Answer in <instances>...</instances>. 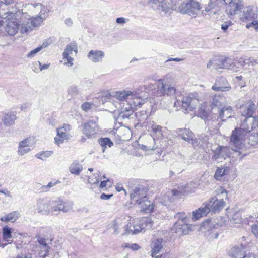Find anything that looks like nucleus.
Masks as SVG:
<instances>
[{"label": "nucleus", "mask_w": 258, "mask_h": 258, "mask_svg": "<svg viewBox=\"0 0 258 258\" xmlns=\"http://www.w3.org/2000/svg\"><path fill=\"white\" fill-rule=\"evenodd\" d=\"M254 118H248L244 120L240 127H236L232 132L230 138L229 146L232 150V157L234 161H240L249 154L248 149L249 147L246 145V136L249 133L250 126Z\"/></svg>", "instance_id": "obj_1"}, {"label": "nucleus", "mask_w": 258, "mask_h": 258, "mask_svg": "<svg viewBox=\"0 0 258 258\" xmlns=\"http://www.w3.org/2000/svg\"><path fill=\"white\" fill-rule=\"evenodd\" d=\"M225 202L223 199H218L216 197L212 198L207 204H205L204 207L199 208L193 212V219L197 220L201 217L206 216L208 213H216L222 210L224 206Z\"/></svg>", "instance_id": "obj_2"}, {"label": "nucleus", "mask_w": 258, "mask_h": 258, "mask_svg": "<svg viewBox=\"0 0 258 258\" xmlns=\"http://www.w3.org/2000/svg\"><path fill=\"white\" fill-rule=\"evenodd\" d=\"M141 90H148L151 92L152 95L160 97L165 95H173L176 92V89L174 87L164 84L162 79L159 80L154 84L144 85Z\"/></svg>", "instance_id": "obj_3"}, {"label": "nucleus", "mask_w": 258, "mask_h": 258, "mask_svg": "<svg viewBox=\"0 0 258 258\" xmlns=\"http://www.w3.org/2000/svg\"><path fill=\"white\" fill-rule=\"evenodd\" d=\"M198 103V94L194 92L183 97L181 101H175L174 106L180 107L185 113H188L195 109Z\"/></svg>", "instance_id": "obj_4"}, {"label": "nucleus", "mask_w": 258, "mask_h": 258, "mask_svg": "<svg viewBox=\"0 0 258 258\" xmlns=\"http://www.w3.org/2000/svg\"><path fill=\"white\" fill-rule=\"evenodd\" d=\"M240 19L243 22L249 23L246 25L247 28L252 27L258 30V10L256 8L250 6L246 7Z\"/></svg>", "instance_id": "obj_5"}, {"label": "nucleus", "mask_w": 258, "mask_h": 258, "mask_svg": "<svg viewBox=\"0 0 258 258\" xmlns=\"http://www.w3.org/2000/svg\"><path fill=\"white\" fill-rule=\"evenodd\" d=\"M74 203L71 201H64L60 198L50 200V214L54 215L57 212L68 213L72 210Z\"/></svg>", "instance_id": "obj_6"}, {"label": "nucleus", "mask_w": 258, "mask_h": 258, "mask_svg": "<svg viewBox=\"0 0 258 258\" xmlns=\"http://www.w3.org/2000/svg\"><path fill=\"white\" fill-rule=\"evenodd\" d=\"M140 86L135 93H133V96H130L133 100V104H131L130 106L134 107H141L149 98V94L151 95V92L148 90H141L143 87Z\"/></svg>", "instance_id": "obj_7"}, {"label": "nucleus", "mask_w": 258, "mask_h": 258, "mask_svg": "<svg viewBox=\"0 0 258 258\" xmlns=\"http://www.w3.org/2000/svg\"><path fill=\"white\" fill-rule=\"evenodd\" d=\"M200 4L194 0L184 2L179 7V10L182 14H187L195 17L200 9Z\"/></svg>", "instance_id": "obj_8"}, {"label": "nucleus", "mask_w": 258, "mask_h": 258, "mask_svg": "<svg viewBox=\"0 0 258 258\" xmlns=\"http://www.w3.org/2000/svg\"><path fill=\"white\" fill-rule=\"evenodd\" d=\"M149 3L152 8L167 13L173 9L177 2L175 0H149Z\"/></svg>", "instance_id": "obj_9"}, {"label": "nucleus", "mask_w": 258, "mask_h": 258, "mask_svg": "<svg viewBox=\"0 0 258 258\" xmlns=\"http://www.w3.org/2000/svg\"><path fill=\"white\" fill-rule=\"evenodd\" d=\"M229 255L233 258H255L254 254L247 251L243 244L236 245L231 248Z\"/></svg>", "instance_id": "obj_10"}, {"label": "nucleus", "mask_w": 258, "mask_h": 258, "mask_svg": "<svg viewBox=\"0 0 258 258\" xmlns=\"http://www.w3.org/2000/svg\"><path fill=\"white\" fill-rule=\"evenodd\" d=\"M7 14L8 15L5 18L7 19V24L5 27V30L10 35H14L18 32L19 24L18 20L13 19L15 14L12 12L8 11Z\"/></svg>", "instance_id": "obj_11"}, {"label": "nucleus", "mask_w": 258, "mask_h": 258, "mask_svg": "<svg viewBox=\"0 0 258 258\" xmlns=\"http://www.w3.org/2000/svg\"><path fill=\"white\" fill-rule=\"evenodd\" d=\"M82 133L88 138H91L99 132V127L96 122L93 120H89L87 122L81 124L80 126Z\"/></svg>", "instance_id": "obj_12"}, {"label": "nucleus", "mask_w": 258, "mask_h": 258, "mask_svg": "<svg viewBox=\"0 0 258 258\" xmlns=\"http://www.w3.org/2000/svg\"><path fill=\"white\" fill-rule=\"evenodd\" d=\"M232 150L230 151L229 148L226 146H221L218 147L214 151V155L212 156V159L215 161L219 160L222 159H226L227 157L231 158V161L233 163H236L237 161H234L232 157Z\"/></svg>", "instance_id": "obj_13"}, {"label": "nucleus", "mask_w": 258, "mask_h": 258, "mask_svg": "<svg viewBox=\"0 0 258 258\" xmlns=\"http://www.w3.org/2000/svg\"><path fill=\"white\" fill-rule=\"evenodd\" d=\"M255 109V105L254 103L251 102L247 105H242L240 107V112L242 116L246 117L244 120L248 118H254L255 121L252 123V125H249L251 129L255 128L256 125H258V120L255 117H253L254 111Z\"/></svg>", "instance_id": "obj_14"}, {"label": "nucleus", "mask_w": 258, "mask_h": 258, "mask_svg": "<svg viewBox=\"0 0 258 258\" xmlns=\"http://www.w3.org/2000/svg\"><path fill=\"white\" fill-rule=\"evenodd\" d=\"M37 241L40 248L39 255L42 257H45L49 254L53 253V250L49 246L51 240L40 236H37ZM55 253V252H54Z\"/></svg>", "instance_id": "obj_15"}, {"label": "nucleus", "mask_w": 258, "mask_h": 258, "mask_svg": "<svg viewBox=\"0 0 258 258\" xmlns=\"http://www.w3.org/2000/svg\"><path fill=\"white\" fill-rule=\"evenodd\" d=\"M217 62L219 63L218 66L215 67L216 70L219 69H227L236 72L240 66V63L238 64V62H234L233 60L227 57H221L217 60Z\"/></svg>", "instance_id": "obj_16"}, {"label": "nucleus", "mask_w": 258, "mask_h": 258, "mask_svg": "<svg viewBox=\"0 0 258 258\" xmlns=\"http://www.w3.org/2000/svg\"><path fill=\"white\" fill-rule=\"evenodd\" d=\"M147 190L143 185H138L136 187L131 194V199L133 202L138 204H141L142 201L146 199Z\"/></svg>", "instance_id": "obj_17"}, {"label": "nucleus", "mask_w": 258, "mask_h": 258, "mask_svg": "<svg viewBox=\"0 0 258 258\" xmlns=\"http://www.w3.org/2000/svg\"><path fill=\"white\" fill-rule=\"evenodd\" d=\"M190 230H191V226L186 224L184 220H177L171 228L172 232L175 233L179 236L186 235Z\"/></svg>", "instance_id": "obj_18"}, {"label": "nucleus", "mask_w": 258, "mask_h": 258, "mask_svg": "<svg viewBox=\"0 0 258 258\" xmlns=\"http://www.w3.org/2000/svg\"><path fill=\"white\" fill-rule=\"evenodd\" d=\"M50 200L46 198H38L36 200V210L43 214H50Z\"/></svg>", "instance_id": "obj_19"}, {"label": "nucleus", "mask_w": 258, "mask_h": 258, "mask_svg": "<svg viewBox=\"0 0 258 258\" xmlns=\"http://www.w3.org/2000/svg\"><path fill=\"white\" fill-rule=\"evenodd\" d=\"M227 5L226 8L227 14L230 16L235 15L241 9L242 5L239 0H223Z\"/></svg>", "instance_id": "obj_20"}, {"label": "nucleus", "mask_w": 258, "mask_h": 258, "mask_svg": "<svg viewBox=\"0 0 258 258\" xmlns=\"http://www.w3.org/2000/svg\"><path fill=\"white\" fill-rule=\"evenodd\" d=\"M133 92L129 90H123L113 92L112 94H109L108 95L106 96V98L109 100V101L112 100V97H114L119 101H124L127 99L128 97L133 96Z\"/></svg>", "instance_id": "obj_21"}, {"label": "nucleus", "mask_w": 258, "mask_h": 258, "mask_svg": "<svg viewBox=\"0 0 258 258\" xmlns=\"http://www.w3.org/2000/svg\"><path fill=\"white\" fill-rule=\"evenodd\" d=\"M176 132L183 140L189 143L194 144L197 142V139L194 137V133L189 129L178 128L176 130Z\"/></svg>", "instance_id": "obj_22"}, {"label": "nucleus", "mask_w": 258, "mask_h": 258, "mask_svg": "<svg viewBox=\"0 0 258 258\" xmlns=\"http://www.w3.org/2000/svg\"><path fill=\"white\" fill-rule=\"evenodd\" d=\"M148 131L151 132L152 139L154 141V138H160L163 136L162 127L160 125L152 123L151 122L147 126Z\"/></svg>", "instance_id": "obj_23"}, {"label": "nucleus", "mask_w": 258, "mask_h": 258, "mask_svg": "<svg viewBox=\"0 0 258 258\" xmlns=\"http://www.w3.org/2000/svg\"><path fill=\"white\" fill-rule=\"evenodd\" d=\"M105 56V53L102 50H92L87 54L88 58L94 63L101 61Z\"/></svg>", "instance_id": "obj_24"}, {"label": "nucleus", "mask_w": 258, "mask_h": 258, "mask_svg": "<svg viewBox=\"0 0 258 258\" xmlns=\"http://www.w3.org/2000/svg\"><path fill=\"white\" fill-rule=\"evenodd\" d=\"M219 116L222 121L231 117L233 112L232 107L230 106H225L219 110Z\"/></svg>", "instance_id": "obj_25"}, {"label": "nucleus", "mask_w": 258, "mask_h": 258, "mask_svg": "<svg viewBox=\"0 0 258 258\" xmlns=\"http://www.w3.org/2000/svg\"><path fill=\"white\" fill-rule=\"evenodd\" d=\"M71 137L70 133L61 130L60 128L57 129V136L55 137V142L56 144L59 145L62 144L64 140L69 139Z\"/></svg>", "instance_id": "obj_26"}, {"label": "nucleus", "mask_w": 258, "mask_h": 258, "mask_svg": "<svg viewBox=\"0 0 258 258\" xmlns=\"http://www.w3.org/2000/svg\"><path fill=\"white\" fill-rule=\"evenodd\" d=\"M20 216V213L17 211H15L1 217L0 220L5 223L9 222L13 223L18 219Z\"/></svg>", "instance_id": "obj_27"}, {"label": "nucleus", "mask_w": 258, "mask_h": 258, "mask_svg": "<svg viewBox=\"0 0 258 258\" xmlns=\"http://www.w3.org/2000/svg\"><path fill=\"white\" fill-rule=\"evenodd\" d=\"M135 115L142 126L147 128V126L149 124L148 115L147 113V111L145 110L138 111L135 113Z\"/></svg>", "instance_id": "obj_28"}, {"label": "nucleus", "mask_w": 258, "mask_h": 258, "mask_svg": "<svg viewBox=\"0 0 258 258\" xmlns=\"http://www.w3.org/2000/svg\"><path fill=\"white\" fill-rule=\"evenodd\" d=\"M141 211L144 213H150L153 212L154 204L146 198L142 201Z\"/></svg>", "instance_id": "obj_29"}, {"label": "nucleus", "mask_w": 258, "mask_h": 258, "mask_svg": "<svg viewBox=\"0 0 258 258\" xmlns=\"http://www.w3.org/2000/svg\"><path fill=\"white\" fill-rule=\"evenodd\" d=\"M133 107L129 106L125 108H122L121 111L119 113L118 120L122 121L126 119H129L133 113Z\"/></svg>", "instance_id": "obj_30"}, {"label": "nucleus", "mask_w": 258, "mask_h": 258, "mask_svg": "<svg viewBox=\"0 0 258 258\" xmlns=\"http://www.w3.org/2000/svg\"><path fill=\"white\" fill-rule=\"evenodd\" d=\"M163 239L162 238L155 240L152 243V256L156 257V255L160 251L163 247Z\"/></svg>", "instance_id": "obj_31"}, {"label": "nucleus", "mask_w": 258, "mask_h": 258, "mask_svg": "<svg viewBox=\"0 0 258 258\" xmlns=\"http://www.w3.org/2000/svg\"><path fill=\"white\" fill-rule=\"evenodd\" d=\"M83 169L82 165L78 160H74L69 167L70 172L76 175H80Z\"/></svg>", "instance_id": "obj_32"}, {"label": "nucleus", "mask_w": 258, "mask_h": 258, "mask_svg": "<svg viewBox=\"0 0 258 258\" xmlns=\"http://www.w3.org/2000/svg\"><path fill=\"white\" fill-rule=\"evenodd\" d=\"M73 52H74L75 54L78 52L77 44L76 42H72L66 46L65 50L63 53V57H67L68 55H72Z\"/></svg>", "instance_id": "obj_33"}, {"label": "nucleus", "mask_w": 258, "mask_h": 258, "mask_svg": "<svg viewBox=\"0 0 258 258\" xmlns=\"http://www.w3.org/2000/svg\"><path fill=\"white\" fill-rule=\"evenodd\" d=\"M138 220L143 230L150 229L153 225V221L150 217H143Z\"/></svg>", "instance_id": "obj_34"}, {"label": "nucleus", "mask_w": 258, "mask_h": 258, "mask_svg": "<svg viewBox=\"0 0 258 258\" xmlns=\"http://www.w3.org/2000/svg\"><path fill=\"white\" fill-rule=\"evenodd\" d=\"M98 143L102 147V152H105L106 148L108 147H111L113 143L111 140L107 137L101 138L98 140Z\"/></svg>", "instance_id": "obj_35"}, {"label": "nucleus", "mask_w": 258, "mask_h": 258, "mask_svg": "<svg viewBox=\"0 0 258 258\" xmlns=\"http://www.w3.org/2000/svg\"><path fill=\"white\" fill-rule=\"evenodd\" d=\"M16 119V115L13 113H8L6 114L3 118L4 124L7 126H11L14 123Z\"/></svg>", "instance_id": "obj_36"}, {"label": "nucleus", "mask_w": 258, "mask_h": 258, "mask_svg": "<svg viewBox=\"0 0 258 258\" xmlns=\"http://www.w3.org/2000/svg\"><path fill=\"white\" fill-rule=\"evenodd\" d=\"M230 222L235 224L245 222L244 219H242V212L240 211L236 212L230 218Z\"/></svg>", "instance_id": "obj_37"}, {"label": "nucleus", "mask_w": 258, "mask_h": 258, "mask_svg": "<svg viewBox=\"0 0 258 258\" xmlns=\"http://www.w3.org/2000/svg\"><path fill=\"white\" fill-rule=\"evenodd\" d=\"M34 28V27L32 25L31 21L30 20H28L26 23L22 24L20 28V32L22 34L28 33L31 31Z\"/></svg>", "instance_id": "obj_38"}, {"label": "nucleus", "mask_w": 258, "mask_h": 258, "mask_svg": "<svg viewBox=\"0 0 258 258\" xmlns=\"http://www.w3.org/2000/svg\"><path fill=\"white\" fill-rule=\"evenodd\" d=\"M45 19V17H43L42 16V14H41L40 15L37 16L35 17H32L29 20L32 24L33 27L35 28L37 26H39Z\"/></svg>", "instance_id": "obj_39"}, {"label": "nucleus", "mask_w": 258, "mask_h": 258, "mask_svg": "<svg viewBox=\"0 0 258 258\" xmlns=\"http://www.w3.org/2000/svg\"><path fill=\"white\" fill-rule=\"evenodd\" d=\"M3 236L5 240L9 242L8 239L12 236V228L8 226H5L3 228Z\"/></svg>", "instance_id": "obj_40"}, {"label": "nucleus", "mask_w": 258, "mask_h": 258, "mask_svg": "<svg viewBox=\"0 0 258 258\" xmlns=\"http://www.w3.org/2000/svg\"><path fill=\"white\" fill-rule=\"evenodd\" d=\"M135 224L134 221L131 223H128L125 227H124V231L125 232L123 233V234H137L136 230L135 227Z\"/></svg>", "instance_id": "obj_41"}, {"label": "nucleus", "mask_w": 258, "mask_h": 258, "mask_svg": "<svg viewBox=\"0 0 258 258\" xmlns=\"http://www.w3.org/2000/svg\"><path fill=\"white\" fill-rule=\"evenodd\" d=\"M221 225L218 223L213 224L212 223V221L211 219H208L206 221H204L202 223V227H204L205 228H209L211 229L212 227L214 228H218Z\"/></svg>", "instance_id": "obj_42"}, {"label": "nucleus", "mask_w": 258, "mask_h": 258, "mask_svg": "<svg viewBox=\"0 0 258 258\" xmlns=\"http://www.w3.org/2000/svg\"><path fill=\"white\" fill-rule=\"evenodd\" d=\"M47 44H46L45 43H43L42 46L31 50L29 53H28L27 55V57L28 58L33 57L38 52L40 51L43 48H45Z\"/></svg>", "instance_id": "obj_43"}, {"label": "nucleus", "mask_w": 258, "mask_h": 258, "mask_svg": "<svg viewBox=\"0 0 258 258\" xmlns=\"http://www.w3.org/2000/svg\"><path fill=\"white\" fill-rule=\"evenodd\" d=\"M218 81H216L215 84L212 86V89L216 91L225 92L228 91L230 88V86H223L218 85Z\"/></svg>", "instance_id": "obj_44"}, {"label": "nucleus", "mask_w": 258, "mask_h": 258, "mask_svg": "<svg viewBox=\"0 0 258 258\" xmlns=\"http://www.w3.org/2000/svg\"><path fill=\"white\" fill-rule=\"evenodd\" d=\"M226 169L224 168H218L215 173L214 177L217 180H220L225 174Z\"/></svg>", "instance_id": "obj_45"}, {"label": "nucleus", "mask_w": 258, "mask_h": 258, "mask_svg": "<svg viewBox=\"0 0 258 258\" xmlns=\"http://www.w3.org/2000/svg\"><path fill=\"white\" fill-rule=\"evenodd\" d=\"M60 182L58 180H53L48 183L47 185L42 186L41 187L42 190L44 192L48 191L51 187L54 186L58 183H60Z\"/></svg>", "instance_id": "obj_46"}, {"label": "nucleus", "mask_w": 258, "mask_h": 258, "mask_svg": "<svg viewBox=\"0 0 258 258\" xmlns=\"http://www.w3.org/2000/svg\"><path fill=\"white\" fill-rule=\"evenodd\" d=\"M52 151H47L38 153L35 156L37 158H39L42 160H45L46 159V158L50 157L52 155Z\"/></svg>", "instance_id": "obj_47"}, {"label": "nucleus", "mask_w": 258, "mask_h": 258, "mask_svg": "<svg viewBox=\"0 0 258 258\" xmlns=\"http://www.w3.org/2000/svg\"><path fill=\"white\" fill-rule=\"evenodd\" d=\"M243 63H250L252 65L254 66L258 64V60L253 57H250L244 60L242 58H241L238 62V64L240 63V67L243 66Z\"/></svg>", "instance_id": "obj_48"}, {"label": "nucleus", "mask_w": 258, "mask_h": 258, "mask_svg": "<svg viewBox=\"0 0 258 258\" xmlns=\"http://www.w3.org/2000/svg\"><path fill=\"white\" fill-rule=\"evenodd\" d=\"M32 139L31 138H27L19 143L18 148H28L31 146L32 144Z\"/></svg>", "instance_id": "obj_49"}, {"label": "nucleus", "mask_w": 258, "mask_h": 258, "mask_svg": "<svg viewBox=\"0 0 258 258\" xmlns=\"http://www.w3.org/2000/svg\"><path fill=\"white\" fill-rule=\"evenodd\" d=\"M221 99V97L219 96H215L213 97L211 102V106L212 109L214 108V107H217L220 105Z\"/></svg>", "instance_id": "obj_50"}, {"label": "nucleus", "mask_w": 258, "mask_h": 258, "mask_svg": "<svg viewBox=\"0 0 258 258\" xmlns=\"http://www.w3.org/2000/svg\"><path fill=\"white\" fill-rule=\"evenodd\" d=\"M68 93L71 97L76 96L79 93V90L77 86H71L68 89Z\"/></svg>", "instance_id": "obj_51"}, {"label": "nucleus", "mask_w": 258, "mask_h": 258, "mask_svg": "<svg viewBox=\"0 0 258 258\" xmlns=\"http://www.w3.org/2000/svg\"><path fill=\"white\" fill-rule=\"evenodd\" d=\"M93 177H89L88 179V183L91 184H97L100 181V179L97 177L98 174H94L93 175Z\"/></svg>", "instance_id": "obj_52"}, {"label": "nucleus", "mask_w": 258, "mask_h": 258, "mask_svg": "<svg viewBox=\"0 0 258 258\" xmlns=\"http://www.w3.org/2000/svg\"><path fill=\"white\" fill-rule=\"evenodd\" d=\"M188 187V185L186 184L185 185V188L183 190V191H179L178 190L176 189H173L171 191L172 194L173 196H178L179 195L182 194L183 193L187 192L189 191L188 189H187V187Z\"/></svg>", "instance_id": "obj_53"}, {"label": "nucleus", "mask_w": 258, "mask_h": 258, "mask_svg": "<svg viewBox=\"0 0 258 258\" xmlns=\"http://www.w3.org/2000/svg\"><path fill=\"white\" fill-rule=\"evenodd\" d=\"M92 105V103L86 102L82 104L81 108L82 110L86 112H87L89 110H90L91 108Z\"/></svg>", "instance_id": "obj_54"}, {"label": "nucleus", "mask_w": 258, "mask_h": 258, "mask_svg": "<svg viewBox=\"0 0 258 258\" xmlns=\"http://www.w3.org/2000/svg\"><path fill=\"white\" fill-rule=\"evenodd\" d=\"M232 25V23L229 21L224 22V23L221 25V29L224 32H226L228 28Z\"/></svg>", "instance_id": "obj_55"}, {"label": "nucleus", "mask_w": 258, "mask_h": 258, "mask_svg": "<svg viewBox=\"0 0 258 258\" xmlns=\"http://www.w3.org/2000/svg\"><path fill=\"white\" fill-rule=\"evenodd\" d=\"M30 151V149L28 148H18V154L19 155H23L29 152Z\"/></svg>", "instance_id": "obj_56"}, {"label": "nucleus", "mask_w": 258, "mask_h": 258, "mask_svg": "<svg viewBox=\"0 0 258 258\" xmlns=\"http://www.w3.org/2000/svg\"><path fill=\"white\" fill-rule=\"evenodd\" d=\"M134 221V224H135V227L137 233H138L139 232H142L143 229L142 228L141 225H139L140 223H139V221L138 219L135 220Z\"/></svg>", "instance_id": "obj_57"}, {"label": "nucleus", "mask_w": 258, "mask_h": 258, "mask_svg": "<svg viewBox=\"0 0 258 258\" xmlns=\"http://www.w3.org/2000/svg\"><path fill=\"white\" fill-rule=\"evenodd\" d=\"M218 63L217 60H214V62L213 60H210L207 63V68L208 69H211L212 67H213V68L215 69V67L218 66Z\"/></svg>", "instance_id": "obj_58"}, {"label": "nucleus", "mask_w": 258, "mask_h": 258, "mask_svg": "<svg viewBox=\"0 0 258 258\" xmlns=\"http://www.w3.org/2000/svg\"><path fill=\"white\" fill-rule=\"evenodd\" d=\"M176 217L178 218V220H184L185 222H186L187 216L184 212L177 213Z\"/></svg>", "instance_id": "obj_59"}, {"label": "nucleus", "mask_w": 258, "mask_h": 258, "mask_svg": "<svg viewBox=\"0 0 258 258\" xmlns=\"http://www.w3.org/2000/svg\"><path fill=\"white\" fill-rule=\"evenodd\" d=\"M200 140L201 141V146H203L204 144H208L209 139L207 135H202L200 137Z\"/></svg>", "instance_id": "obj_60"}, {"label": "nucleus", "mask_w": 258, "mask_h": 258, "mask_svg": "<svg viewBox=\"0 0 258 258\" xmlns=\"http://www.w3.org/2000/svg\"><path fill=\"white\" fill-rule=\"evenodd\" d=\"M17 0H0V8L3 5H8L14 3Z\"/></svg>", "instance_id": "obj_61"}, {"label": "nucleus", "mask_w": 258, "mask_h": 258, "mask_svg": "<svg viewBox=\"0 0 258 258\" xmlns=\"http://www.w3.org/2000/svg\"><path fill=\"white\" fill-rule=\"evenodd\" d=\"M252 232L255 236V237L258 238V225H253L252 227Z\"/></svg>", "instance_id": "obj_62"}, {"label": "nucleus", "mask_w": 258, "mask_h": 258, "mask_svg": "<svg viewBox=\"0 0 258 258\" xmlns=\"http://www.w3.org/2000/svg\"><path fill=\"white\" fill-rule=\"evenodd\" d=\"M218 192V195L220 197H221V196H222L223 198H224V197L226 198L227 196V192L224 189H223V188L219 189Z\"/></svg>", "instance_id": "obj_63"}, {"label": "nucleus", "mask_w": 258, "mask_h": 258, "mask_svg": "<svg viewBox=\"0 0 258 258\" xmlns=\"http://www.w3.org/2000/svg\"><path fill=\"white\" fill-rule=\"evenodd\" d=\"M60 128L61 130L64 131L68 133H70V131L71 130V126L68 124H64L62 127Z\"/></svg>", "instance_id": "obj_64"}]
</instances>
